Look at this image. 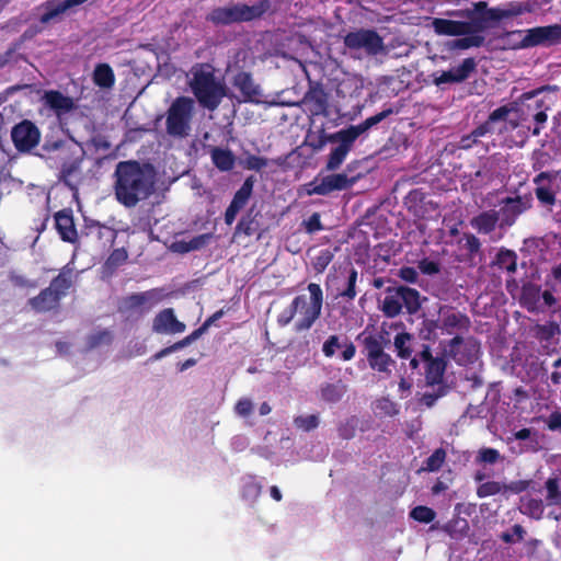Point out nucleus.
<instances>
[{"label":"nucleus","instance_id":"nucleus-1","mask_svg":"<svg viewBox=\"0 0 561 561\" xmlns=\"http://www.w3.org/2000/svg\"><path fill=\"white\" fill-rule=\"evenodd\" d=\"M115 195L119 203L133 207L154 191L156 173L150 165L134 161L119 162L115 171Z\"/></svg>","mask_w":561,"mask_h":561},{"label":"nucleus","instance_id":"nucleus-2","mask_svg":"<svg viewBox=\"0 0 561 561\" xmlns=\"http://www.w3.org/2000/svg\"><path fill=\"white\" fill-rule=\"evenodd\" d=\"M190 87L201 105L215 110L226 95V87L217 81L208 65H199L191 70Z\"/></svg>","mask_w":561,"mask_h":561},{"label":"nucleus","instance_id":"nucleus-3","mask_svg":"<svg viewBox=\"0 0 561 561\" xmlns=\"http://www.w3.org/2000/svg\"><path fill=\"white\" fill-rule=\"evenodd\" d=\"M433 27L437 34L448 36H463L454 42V47L468 49L479 47L483 43L482 26L476 22H460L445 19H435Z\"/></svg>","mask_w":561,"mask_h":561},{"label":"nucleus","instance_id":"nucleus-4","mask_svg":"<svg viewBox=\"0 0 561 561\" xmlns=\"http://www.w3.org/2000/svg\"><path fill=\"white\" fill-rule=\"evenodd\" d=\"M268 8L270 3L265 0L259 1L253 5L243 3L230 4L214 9L208 14L207 20L215 24L247 22L260 18Z\"/></svg>","mask_w":561,"mask_h":561},{"label":"nucleus","instance_id":"nucleus-5","mask_svg":"<svg viewBox=\"0 0 561 561\" xmlns=\"http://www.w3.org/2000/svg\"><path fill=\"white\" fill-rule=\"evenodd\" d=\"M194 110V102L190 98H178L169 107L167 114V130L172 136H186Z\"/></svg>","mask_w":561,"mask_h":561},{"label":"nucleus","instance_id":"nucleus-6","mask_svg":"<svg viewBox=\"0 0 561 561\" xmlns=\"http://www.w3.org/2000/svg\"><path fill=\"white\" fill-rule=\"evenodd\" d=\"M513 36L520 37L513 46L534 47L538 45H552L561 39V25H548L529 28L526 31H513Z\"/></svg>","mask_w":561,"mask_h":561},{"label":"nucleus","instance_id":"nucleus-7","mask_svg":"<svg viewBox=\"0 0 561 561\" xmlns=\"http://www.w3.org/2000/svg\"><path fill=\"white\" fill-rule=\"evenodd\" d=\"M344 44L351 50H362L366 55H378L383 53L382 38L371 30H357L345 35Z\"/></svg>","mask_w":561,"mask_h":561},{"label":"nucleus","instance_id":"nucleus-8","mask_svg":"<svg viewBox=\"0 0 561 561\" xmlns=\"http://www.w3.org/2000/svg\"><path fill=\"white\" fill-rule=\"evenodd\" d=\"M356 182V178H348L344 173H336L316 179L314 181L306 184L305 190L307 195H328L333 191L346 190Z\"/></svg>","mask_w":561,"mask_h":561},{"label":"nucleus","instance_id":"nucleus-9","mask_svg":"<svg viewBox=\"0 0 561 561\" xmlns=\"http://www.w3.org/2000/svg\"><path fill=\"white\" fill-rule=\"evenodd\" d=\"M309 295H301L294 301V312L301 316H319L323 302L322 289L318 284L308 285Z\"/></svg>","mask_w":561,"mask_h":561},{"label":"nucleus","instance_id":"nucleus-10","mask_svg":"<svg viewBox=\"0 0 561 561\" xmlns=\"http://www.w3.org/2000/svg\"><path fill=\"white\" fill-rule=\"evenodd\" d=\"M480 346L472 339L455 337L449 344L447 353L460 365H468L478 359Z\"/></svg>","mask_w":561,"mask_h":561},{"label":"nucleus","instance_id":"nucleus-11","mask_svg":"<svg viewBox=\"0 0 561 561\" xmlns=\"http://www.w3.org/2000/svg\"><path fill=\"white\" fill-rule=\"evenodd\" d=\"M11 137L19 151H28L38 145L41 133L32 122L25 119L13 127Z\"/></svg>","mask_w":561,"mask_h":561},{"label":"nucleus","instance_id":"nucleus-12","mask_svg":"<svg viewBox=\"0 0 561 561\" xmlns=\"http://www.w3.org/2000/svg\"><path fill=\"white\" fill-rule=\"evenodd\" d=\"M161 299L159 290L134 294L125 298L124 310L131 312H146L157 305Z\"/></svg>","mask_w":561,"mask_h":561},{"label":"nucleus","instance_id":"nucleus-13","mask_svg":"<svg viewBox=\"0 0 561 561\" xmlns=\"http://www.w3.org/2000/svg\"><path fill=\"white\" fill-rule=\"evenodd\" d=\"M474 61L470 58L465 59L459 66L447 71L433 75V82L436 85L445 83H457L466 80L474 69Z\"/></svg>","mask_w":561,"mask_h":561},{"label":"nucleus","instance_id":"nucleus-14","mask_svg":"<svg viewBox=\"0 0 561 561\" xmlns=\"http://www.w3.org/2000/svg\"><path fill=\"white\" fill-rule=\"evenodd\" d=\"M233 85L241 92L244 102L265 103L260 87L254 83L249 73H238L233 79Z\"/></svg>","mask_w":561,"mask_h":561},{"label":"nucleus","instance_id":"nucleus-15","mask_svg":"<svg viewBox=\"0 0 561 561\" xmlns=\"http://www.w3.org/2000/svg\"><path fill=\"white\" fill-rule=\"evenodd\" d=\"M527 488L525 481H516L505 484L499 481H486L479 485L477 494L479 497H488L496 494L520 493Z\"/></svg>","mask_w":561,"mask_h":561},{"label":"nucleus","instance_id":"nucleus-16","mask_svg":"<svg viewBox=\"0 0 561 561\" xmlns=\"http://www.w3.org/2000/svg\"><path fill=\"white\" fill-rule=\"evenodd\" d=\"M251 192L252 184L249 181H245L243 185L239 188V191L236 193L231 204L226 210L225 220L228 225H231L234 221L238 213L240 211V209L244 207L248 199L250 198Z\"/></svg>","mask_w":561,"mask_h":561},{"label":"nucleus","instance_id":"nucleus-17","mask_svg":"<svg viewBox=\"0 0 561 561\" xmlns=\"http://www.w3.org/2000/svg\"><path fill=\"white\" fill-rule=\"evenodd\" d=\"M42 100L44 104L53 110L57 115L66 114L73 108L72 99L58 91H46Z\"/></svg>","mask_w":561,"mask_h":561},{"label":"nucleus","instance_id":"nucleus-18","mask_svg":"<svg viewBox=\"0 0 561 561\" xmlns=\"http://www.w3.org/2000/svg\"><path fill=\"white\" fill-rule=\"evenodd\" d=\"M56 228L62 240L73 242L77 238V231L70 213L66 210L58 211L55 215Z\"/></svg>","mask_w":561,"mask_h":561},{"label":"nucleus","instance_id":"nucleus-19","mask_svg":"<svg viewBox=\"0 0 561 561\" xmlns=\"http://www.w3.org/2000/svg\"><path fill=\"white\" fill-rule=\"evenodd\" d=\"M58 301V294H54L47 288L34 298L31 304L35 312H47L54 310Z\"/></svg>","mask_w":561,"mask_h":561},{"label":"nucleus","instance_id":"nucleus-20","mask_svg":"<svg viewBox=\"0 0 561 561\" xmlns=\"http://www.w3.org/2000/svg\"><path fill=\"white\" fill-rule=\"evenodd\" d=\"M186 325L176 318H156L153 330L162 334H179L184 332Z\"/></svg>","mask_w":561,"mask_h":561},{"label":"nucleus","instance_id":"nucleus-21","mask_svg":"<svg viewBox=\"0 0 561 561\" xmlns=\"http://www.w3.org/2000/svg\"><path fill=\"white\" fill-rule=\"evenodd\" d=\"M399 295L396 297H400L402 301V308L405 309L408 313H415L421 306V297L420 294L412 288L400 287L398 288Z\"/></svg>","mask_w":561,"mask_h":561},{"label":"nucleus","instance_id":"nucleus-22","mask_svg":"<svg viewBox=\"0 0 561 561\" xmlns=\"http://www.w3.org/2000/svg\"><path fill=\"white\" fill-rule=\"evenodd\" d=\"M531 11V5L528 3H514L506 8H497L490 10V16L495 20L507 19L520 15Z\"/></svg>","mask_w":561,"mask_h":561},{"label":"nucleus","instance_id":"nucleus-23","mask_svg":"<svg viewBox=\"0 0 561 561\" xmlns=\"http://www.w3.org/2000/svg\"><path fill=\"white\" fill-rule=\"evenodd\" d=\"M423 356L425 360L427 362V368H426V379L430 383H437L440 381V378L443 376L445 365L442 359L438 358H431L428 351L423 352Z\"/></svg>","mask_w":561,"mask_h":561},{"label":"nucleus","instance_id":"nucleus-24","mask_svg":"<svg viewBox=\"0 0 561 561\" xmlns=\"http://www.w3.org/2000/svg\"><path fill=\"white\" fill-rule=\"evenodd\" d=\"M362 130L359 127L350 126L346 129H342L330 137L331 140H339L340 147L345 148V150L350 151L353 142L362 135Z\"/></svg>","mask_w":561,"mask_h":561},{"label":"nucleus","instance_id":"nucleus-25","mask_svg":"<svg viewBox=\"0 0 561 561\" xmlns=\"http://www.w3.org/2000/svg\"><path fill=\"white\" fill-rule=\"evenodd\" d=\"M94 83L101 88H112L115 82V76L107 64H100L93 72Z\"/></svg>","mask_w":561,"mask_h":561},{"label":"nucleus","instance_id":"nucleus-26","mask_svg":"<svg viewBox=\"0 0 561 561\" xmlns=\"http://www.w3.org/2000/svg\"><path fill=\"white\" fill-rule=\"evenodd\" d=\"M72 270L71 268H64L60 274L51 282L50 286L48 287L49 290L54 294H58V299L61 295H65V293L70 288L72 284Z\"/></svg>","mask_w":561,"mask_h":561},{"label":"nucleus","instance_id":"nucleus-27","mask_svg":"<svg viewBox=\"0 0 561 561\" xmlns=\"http://www.w3.org/2000/svg\"><path fill=\"white\" fill-rule=\"evenodd\" d=\"M211 160L221 171H229L234 165V156L228 149L214 148L211 150Z\"/></svg>","mask_w":561,"mask_h":561},{"label":"nucleus","instance_id":"nucleus-28","mask_svg":"<svg viewBox=\"0 0 561 561\" xmlns=\"http://www.w3.org/2000/svg\"><path fill=\"white\" fill-rule=\"evenodd\" d=\"M345 392V386L341 382L327 383L320 389L321 399L329 403H335L340 401Z\"/></svg>","mask_w":561,"mask_h":561},{"label":"nucleus","instance_id":"nucleus-29","mask_svg":"<svg viewBox=\"0 0 561 561\" xmlns=\"http://www.w3.org/2000/svg\"><path fill=\"white\" fill-rule=\"evenodd\" d=\"M530 206L528 198H522V197H515V198H507L505 201L504 206L502 207V211L510 216L512 220L526 210Z\"/></svg>","mask_w":561,"mask_h":561},{"label":"nucleus","instance_id":"nucleus-30","mask_svg":"<svg viewBox=\"0 0 561 561\" xmlns=\"http://www.w3.org/2000/svg\"><path fill=\"white\" fill-rule=\"evenodd\" d=\"M206 236H198L191 240H178L171 244V250L178 253H186L202 248L206 243Z\"/></svg>","mask_w":561,"mask_h":561},{"label":"nucleus","instance_id":"nucleus-31","mask_svg":"<svg viewBox=\"0 0 561 561\" xmlns=\"http://www.w3.org/2000/svg\"><path fill=\"white\" fill-rule=\"evenodd\" d=\"M496 222L497 214L495 211L483 213L472 220L473 227L485 233L492 231Z\"/></svg>","mask_w":561,"mask_h":561},{"label":"nucleus","instance_id":"nucleus-32","mask_svg":"<svg viewBox=\"0 0 561 561\" xmlns=\"http://www.w3.org/2000/svg\"><path fill=\"white\" fill-rule=\"evenodd\" d=\"M399 295V290L389 291L383 301H382V310L387 316H397L402 311V301L400 297H396Z\"/></svg>","mask_w":561,"mask_h":561},{"label":"nucleus","instance_id":"nucleus-33","mask_svg":"<svg viewBox=\"0 0 561 561\" xmlns=\"http://www.w3.org/2000/svg\"><path fill=\"white\" fill-rule=\"evenodd\" d=\"M213 322V319L209 318L202 327H199L197 330H195L194 332H192L190 335H187L186 337H184L183 340L174 343L173 345L170 346L172 353L175 352V351H179L187 345H190L192 342H194L195 340H197L208 328L209 325L211 324Z\"/></svg>","mask_w":561,"mask_h":561},{"label":"nucleus","instance_id":"nucleus-34","mask_svg":"<svg viewBox=\"0 0 561 561\" xmlns=\"http://www.w3.org/2000/svg\"><path fill=\"white\" fill-rule=\"evenodd\" d=\"M522 512L534 518H540L543 514L542 502L535 499H525L522 502Z\"/></svg>","mask_w":561,"mask_h":561},{"label":"nucleus","instance_id":"nucleus-35","mask_svg":"<svg viewBox=\"0 0 561 561\" xmlns=\"http://www.w3.org/2000/svg\"><path fill=\"white\" fill-rule=\"evenodd\" d=\"M411 335L408 333L398 334L394 339V346L398 351V355L402 358L410 357L412 351L410 347Z\"/></svg>","mask_w":561,"mask_h":561},{"label":"nucleus","instance_id":"nucleus-36","mask_svg":"<svg viewBox=\"0 0 561 561\" xmlns=\"http://www.w3.org/2000/svg\"><path fill=\"white\" fill-rule=\"evenodd\" d=\"M547 495L546 501L548 505L561 504V491L556 479H548L546 482Z\"/></svg>","mask_w":561,"mask_h":561},{"label":"nucleus","instance_id":"nucleus-37","mask_svg":"<svg viewBox=\"0 0 561 561\" xmlns=\"http://www.w3.org/2000/svg\"><path fill=\"white\" fill-rule=\"evenodd\" d=\"M348 152L350 151L345 150V148H342L340 146L333 149L327 162V170H336L343 163Z\"/></svg>","mask_w":561,"mask_h":561},{"label":"nucleus","instance_id":"nucleus-38","mask_svg":"<svg viewBox=\"0 0 561 561\" xmlns=\"http://www.w3.org/2000/svg\"><path fill=\"white\" fill-rule=\"evenodd\" d=\"M537 310L540 312L556 313L559 311L554 297L549 293L545 291L538 299Z\"/></svg>","mask_w":561,"mask_h":561},{"label":"nucleus","instance_id":"nucleus-39","mask_svg":"<svg viewBox=\"0 0 561 561\" xmlns=\"http://www.w3.org/2000/svg\"><path fill=\"white\" fill-rule=\"evenodd\" d=\"M368 362H369L370 367L378 371H389V367L393 363L391 357L388 354H386L385 352L376 355L375 357L370 358Z\"/></svg>","mask_w":561,"mask_h":561},{"label":"nucleus","instance_id":"nucleus-40","mask_svg":"<svg viewBox=\"0 0 561 561\" xmlns=\"http://www.w3.org/2000/svg\"><path fill=\"white\" fill-rule=\"evenodd\" d=\"M497 263L501 268L514 272L516 270V255L514 252L508 250L501 251L497 255Z\"/></svg>","mask_w":561,"mask_h":561},{"label":"nucleus","instance_id":"nucleus-41","mask_svg":"<svg viewBox=\"0 0 561 561\" xmlns=\"http://www.w3.org/2000/svg\"><path fill=\"white\" fill-rule=\"evenodd\" d=\"M411 517L421 523H431L435 518V512L427 506H416L411 511Z\"/></svg>","mask_w":561,"mask_h":561},{"label":"nucleus","instance_id":"nucleus-42","mask_svg":"<svg viewBox=\"0 0 561 561\" xmlns=\"http://www.w3.org/2000/svg\"><path fill=\"white\" fill-rule=\"evenodd\" d=\"M295 425L304 431H310L319 425V417L316 414L300 415L295 419Z\"/></svg>","mask_w":561,"mask_h":561},{"label":"nucleus","instance_id":"nucleus-43","mask_svg":"<svg viewBox=\"0 0 561 561\" xmlns=\"http://www.w3.org/2000/svg\"><path fill=\"white\" fill-rule=\"evenodd\" d=\"M446 453L443 449H437L427 459L425 469L428 471L438 470L445 461Z\"/></svg>","mask_w":561,"mask_h":561},{"label":"nucleus","instance_id":"nucleus-44","mask_svg":"<svg viewBox=\"0 0 561 561\" xmlns=\"http://www.w3.org/2000/svg\"><path fill=\"white\" fill-rule=\"evenodd\" d=\"M477 459L485 463H494L500 459V454L493 448H482L478 453Z\"/></svg>","mask_w":561,"mask_h":561},{"label":"nucleus","instance_id":"nucleus-45","mask_svg":"<svg viewBox=\"0 0 561 561\" xmlns=\"http://www.w3.org/2000/svg\"><path fill=\"white\" fill-rule=\"evenodd\" d=\"M357 426V421L355 419H348L345 423L341 424L339 427L340 436L343 438H351L354 436Z\"/></svg>","mask_w":561,"mask_h":561},{"label":"nucleus","instance_id":"nucleus-46","mask_svg":"<svg viewBox=\"0 0 561 561\" xmlns=\"http://www.w3.org/2000/svg\"><path fill=\"white\" fill-rule=\"evenodd\" d=\"M234 411L240 416H248L253 411V403L250 399H240L234 407Z\"/></svg>","mask_w":561,"mask_h":561},{"label":"nucleus","instance_id":"nucleus-47","mask_svg":"<svg viewBox=\"0 0 561 561\" xmlns=\"http://www.w3.org/2000/svg\"><path fill=\"white\" fill-rule=\"evenodd\" d=\"M389 114V112H381L377 115H374L369 118H367L366 121H364L362 124L357 125L359 127V129L362 130V133H366L370 127H373L374 125L378 124L379 122H381L383 118H386V116Z\"/></svg>","mask_w":561,"mask_h":561},{"label":"nucleus","instance_id":"nucleus-48","mask_svg":"<svg viewBox=\"0 0 561 561\" xmlns=\"http://www.w3.org/2000/svg\"><path fill=\"white\" fill-rule=\"evenodd\" d=\"M261 492V485L254 481L253 479H250L248 483H245L243 489V495L248 499H255Z\"/></svg>","mask_w":561,"mask_h":561},{"label":"nucleus","instance_id":"nucleus-49","mask_svg":"<svg viewBox=\"0 0 561 561\" xmlns=\"http://www.w3.org/2000/svg\"><path fill=\"white\" fill-rule=\"evenodd\" d=\"M304 225H305L306 230L309 233H313L316 231L322 230V224L320 220V216L317 213L313 214L312 216H310V218L308 220H306L304 222Z\"/></svg>","mask_w":561,"mask_h":561},{"label":"nucleus","instance_id":"nucleus-50","mask_svg":"<svg viewBox=\"0 0 561 561\" xmlns=\"http://www.w3.org/2000/svg\"><path fill=\"white\" fill-rule=\"evenodd\" d=\"M357 279V272L352 270L347 278V288L342 293L343 296L354 298L356 295L355 283Z\"/></svg>","mask_w":561,"mask_h":561},{"label":"nucleus","instance_id":"nucleus-51","mask_svg":"<svg viewBox=\"0 0 561 561\" xmlns=\"http://www.w3.org/2000/svg\"><path fill=\"white\" fill-rule=\"evenodd\" d=\"M366 348H367L368 360L370 358L375 357L376 355L383 353L379 343L371 337L366 339Z\"/></svg>","mask_w":561,"mask_h":561},{"label":"nucleus","instance_id":"nucleus-52","mask_svg":"<svg viewBox=\"0 0 561 561\" xmlns=\"http://www.w3.org/2000/svg\"><path fill=\"white\" fill-rule=\"evenodd\" d=\"M512 34H513V32H508L501 37V42H502L501 47L502 48H510V49L527 48V46H516V47L513 46L512 44L518 42V39L520 37L513 36Z\"/></svg>","mask_w":561,"mask_h":561},{"label":"nucleus","instance_id":"nucleus-53","mask_svg":"<svg viewBox=\"0 0 561 561\" xmlns=\"http://www.w3.org/2000/svg\"><path fill=\"white\" fill-rule=\"evenodd\" d=\"M419 268L421 270V272L423 274H427V275L436 274L439 271L437 263H435L433 261H428V260H422L419 263Z\"/></svg>","mask_w":561,"mask_h":561},{"label":"nucleus","instance_id":"nucleus-54","mask_svg":"<svg viewBox=\"0 0 561 561\" xmlns=\"http://www.w3.org/2000/svg\"><path fill=\"white\" fill-rule=\"evenodd\" d=\"M399 276L405 282L415 283L417 279V272L415 268L407 266L399 271Z\"/></svg>","mask_w":561,"mask_h":561},{"label":"nucleus","instance_id":"nucleus-55","mask_svg":"<svg viewBox=\"0 0 561 561\" xmlns=\"http://www.w3.org/2000/svg\"><path fill=\"white\" fill-rule=\"evenodd\" d=\"M536 194L538 199L545 204H552L554 202L553 194L546 187H538Z\"/></svg>","mask_w":561,"mask_h":561},{"label":"nucleus","instance_id":"nucleus-56","mask_svg":"<svg viewBox=\"0 0 561 561\" xmlns=\"http://www.w3.org/2000/svg\"><path fill=\"white\" fill-rule=\"evenodd\" d=\"M337 347H340L337 337L331 336L323 345V353L327 356H332Z\"/></svg>","mask_w":561,"mask_h":561},{"label":"nucleus","instance_id":"nucleus-57","mask_svg":"<svg viewBox=\"0 0 561 561\" xmlns=\"http://www.w3.org/2000/svg\"><path fill=\"white\" fill-rule=\"evenodd\" d=\"M377 409L385 411L389 415L397 413L394 404L387 399L378 401Z\"/></svg>","mask_w":561,"mask_h":561},{"label":"nucleus","instance_id":"nucleus-58","mask_svg":"<svg viewBox=\"0 0 561 561\" xmlns=\"http://www.w3.org/2000/svg\"><path fill=\"white\" fill-rule=\"evenodd\" d=\"M510 113V108L506 106H502L493 111L489 117L490 122H495L500 119H504Z\"/></svg>","mask_w":561,"mask_h":561},{"label":"nucleus","instance_id":"nucleus-59","mask_svg":"<svg viewBox=\"0 0 561 561\" xmlns=\"http://www.w3.org/2000/svg\"><path fill=\"white\" fill-rule=\"evenodd\" d=\"M126 259H127V252L124 249H118V250H115L111 254L108 261L111 263L117 264V263L124 262Z\"/></svg>","mask_w":561,"mask_h":561},{"label":"nucleus","instance_id":"nucleus-60","mask_svg":"<svg viewBox=\"0 0 561 561\" xmlns=\"http://www.w3.org/2000/svg\"><path fill=\"white\" fill-rule=\"evenodd\" d=\"M548 426L550 430H556L561 427V414L560 413H553L550 415L548 421Z\"/></svg>","mask_w":561,"mask_h":561},{"label":"nucleus","instance_id":"nucleus-61","mask_svg":"<svg viewBox=\"0 0 561 561\" xmlns=\"http://www.w3.org/2000/svg\"><path fill=\"white\" fill-rule=\"evenodd\" d=\"M556 370L551 375V379L554 383H561V359L554 363Z\"/></svg>","mask_w":561,"mask_h":561},{"label":"nucleus","instance_id":"nucleus-62","mask_svg":"<svg viewBox=\"0 0 561 561\" xmlns=\"http://www.w3.org/2000/svg\"><path fill=\"white\" fill-rule=\"evenodd\" d=\"M412 387V383L408 381L407 379H401L399 382V390L401 392V397H405Z\"/></svg>","mask_w":561,"mask_h":561},{"label":"nucleus","instance_id":"nucleus-63","mask_svg":"<svg viewBox=\"0 0 561 561\" xmlns=\"http://www.w3.org/2000/svg\"><path fill=\"white\" fill-rule=\"evenodd\" d=\"M355 355V347L350 344V345H346L344 351L342 352V358L344 360H350L354 357Z\"/></svg>","mask_w":561,"mask_h":561},{"label":"nucleus","instance_id":"nucleus-64","mask_svg":"<svg viewBox=\"0 0 561 561\" xmlns=\"http://www.w3.org/2000/svg\"><path fill=\"white\" fill-rule=\"evenodd\" d=\"M171 353H172V351H171L170 346H169V347H165V348H163V350L159 351L158 353H156V354L150 358V360H152V362L159 360V359H161L162 357H164V356H167V355H169V354H171Z\"/></svg>","mask_w":561,"mask_h":561}]
</instances>
